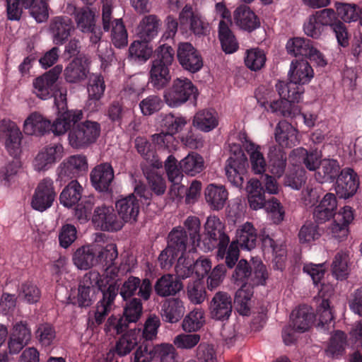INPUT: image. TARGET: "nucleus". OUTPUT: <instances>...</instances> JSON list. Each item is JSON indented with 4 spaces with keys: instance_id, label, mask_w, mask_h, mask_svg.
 <instances>
[{
    "instance_id": "f257e3e1",
    "label": "nucleus",
    "mask_w": 362,
    "mask_h": 362,
    "mask_svg": "<svg viewBox=\"0 0 362 362\" xmlns=\"http://www.w3.org/2000/svg\"><path fill=\"white\" fill-rule=\"evenodd\" d=\"M288 76V82L279 81L276 85L280 99L272 100L269 104L270 109L275 110L282 105L285 115L299 111L297 103L301 100L305 90L303 86L310 82L314 71L307 59H296L291 63Z\"/></svg>"
},
{
    "instance_id": "f03ea898",
    "label": "nucleus",
    "mask_w": 362,
    "mask_h": 362,
    "mask_svg": "<svg viewBox=\"0 0 362 362\" xmlns=\"http://www.w3.org/2000/svg\"><path fill=\"white\" fill-rule=\"evenodd\" d=\"M57 117L52 123L37 112H33L25 120L24 132L29 135L42 136L52 132L54 135L64 134L71 125L82 117L81 110H57Z\"/></svg>"
},
{
    "instance_id": "7ed1b4c3",
    "label": "nucleus",
    "mask_w": 362,
    "mask_h": 362,
    "mask_svg": "<svg viewBox=\"0 0 362 362\" xmlns=\"http://www.w3.org/2000/svg\"><path fill=\"white\" fill-rule=\"evenodd\" d=\"M63 66L57 64L41 76L36 77L33 82L34 93L42 100L54 98V105L57 110L67 108L66 87L58 83Z\"/></svg>"
},
{
    "instance_id": "20e7f679",
    "label": "nucleus",
    "mask_w": 362,
    "mask_h": 362,
    "mask_svg": "<svg viewBox=\"0 0 362 362\" xmlns=\"http://www.w3.org/2000/svg\"><path fill=\"white\" fill-rule=\"evenodd\" d=\"M175 59L174 49L167 44L160 45L156 49V57L151 62L148 74V85L156 90H161L172 80L170 67Z\"/></svg>"
},
{
    "instance_id": "39448f33",
    "label": "nucleus",
    "mask_w": 362,
    "mask_h": 362,
    "mask_svg": "<svg viewBox=\"0 0 362 362\" xmlns=\"http://www.w3.org/2000/svg\"><path fill=\"white\" fill-rule=\"evenodd\" d=\"M195 245H197L191 241L184 228L174 227L168 235L166 247L158 256V260L160 267L163 269H170L178 255H185L187 249L190 251V247L194 249Z\"/></svg>"
},
{
    "instance_id": "423d86ee",
    "label": "nucleus",
    "mask_w": 362,
    "mask_h": 362,
    "mask_svg": "<svg viewBox=\"0 0 362 362\" xmlns=\"http://www.w3.org/2000/svg\"><path fill=\"white\" fill-rule=\"evenodd\" d=\"M165 168L168 177L175 182H181L183 173L189 176H196L204 169L203 157L197 152L189 153L179 163L174 156L170 155L165 161Z\"/></svg>"
},
{
    "instance_id": "0eeeda50",
    "label": "nucleus",
    "mask_w": 362,
    "mask_h": 362,
    "mask_svg": "<svg viewBox=\"0 0 362 362\" xmlns=\"http://www.w3.org/2000/svg\"><path fill=\"white\" fill-rule=\"evenodd\" d=\"M82 118L71 124L68 129L69 144L77 149L86 148L94 144L101 131L100 123L88 119L79 122Z\"/></svg>"
},
{
    "instance_id": "6e6552de",
    "label": "nucleus",
    "mask_w": 362,
    "mask_h": 362,
    "mask_svg": "<svg viewBox=\"0 0 362 362\" xmlns=\"http://www.w3.org/2000/svg\"><path fill=\"white\" fill-rule=\"evenodd\" d=\"M187 124L186 117L169 113L162 119V132L152 135V140L159 148L170 151L177 144L174 135L181 132Z\"/></svg>"
},
{
    "instance_id": "1a4fd4ad",
    "label": "nucleus",
    "mask_w": 362,
    "mask_h": 362,
    "mask_svg": "<svg viewBox=\"0 0 362 362\" xmlns=\"http://www.w3.org/2000/svg\"><path fill=\"white\" fill-rule=\"evenodd\" d=\"M180 30L182 33L189 30L196 37H206L210 33V25L204 16L187 4L179 13Z\"/></svg>"
},
{
    "instance_id": "9d476101",
    "label": "nucleus",
    "mask_w": 362,
    "mask_h": 362,
    "mask_svg": "<svg viewBox=\"0 0 362 362\" xmlns=\"http://www.w3.org/2000/svg\"><path fill=\"white\" fill-rule=\"evenodd\" d=\"M198 90L191 80L187 78H176L171 86L165 88L163 98L170 107H178L187 103L191 97L197 99Z\"/></svg>"
},
{
    "instance_id": "9b49d317",
    "label": "nucleus",
    "mask_w": 362,
    "mask_h": 362,
    "mask_svg": "<svg viewBox=\"0 0 362 362\" xmlns=\"http://www.w3.org/2000/svg\"><path fill=\"white\" fill-rule=\"evenodd\" d=\"M94 284L97 287L101 286V289H98L97 293L100 292L102 298L96 304V310L94 315L95 323L100 325L103 323L105 317L110 313L112 307L114 305L115 298L119 293V285L117 282H112L107 285V283H105V281L99 274Z\"/></svg>"
},
{
    "instance_id": "f8f14e48",
    "label": "nucleus",
    "mask_w": 362,
    "mask_h": 362,
    "mask_svg": "<svg viewBox=\"0 0 362 362\" xmlns=\"http://www.w3.org/2000/svg\"><path fill=\"white\" fill-rule=\"evenodd\" d=\"M98 273L86 274L78 286L76 296L67 298V304H71L80 308L90 307L96 300L97 291L101 289V286L97 287L94 284Z\"/></svg>"
},
{
    "instance_id": "ddd939ff",
    "label": "nucleus",
    "mask_w": 362,
    "mask_h": 362,
    "mask_svg": "<svg viewBox=\"0 0 362 362\" xmlns=\"http://www.w3.org/2000/svg\"><path fill=\"white\" fill-rule=\"evenodd\" d=\"M249 167L247 157L241 148L230 155L225 167L228 181L235 187L240 188L244 182V175Z\"/></svg>"
},
{
    "instance_id": "4468645a",
    "label": "nucleus",
    "mask_w": 362,
    "mask_h": 362,
    "mask_svg": "<svg viewBox=\"0 0 362 362\" xmlns=\"http://www.w3.org/2000/svg\"><path fill=\"white\" fill-rule=\"evenodd\" d=\"M176 57L180 66L190 74L199 72L204 66L199 51L189 42L177 44Z\"/></svg>"
},
{
    "instance_id": "2eb2a0df",
    "label": "nucleus",
    "mask_w": 362,
    "mask_h": 362,
    "mask_svg": "<svg viewBox=\"0 0 362 362\" xmlns=\"http://www.w3.org/2000/svg\"><path fill=\"white\" fill-rule=\"evenodd\" d=\"M225 224L216 216H209L204 225V232L202 234L201 248L204 252H210L215 249L222 236L228 235L225 232Z\"/></svg>"
},
{
    "instance_id": "dca6fc26",
    "label": "nucleus",
    "mask_w": 362,
    "mask_h": 362,
    "mask_svg": "<svg viewBox=\"0 0 362 362\" xmlns=\"http://www.w3.org/2000/svg\"><path fill=\"white\" fill-rule=\"evenodd\" d=\"M92 222L95 228L103 231L115 232L122 228V221L114 209L104 204L94 209Z\"/></svg>"
},
{
    "instance_id": "f3484780",
    "label": "nucleus",
    "mask_w": 362,
    "mask_h": 362,
    "mask_svg": "<svg viewBox=\"0 0 362 362\" xmlns=\"http://www.w3.org/2000/svg\"><path fill=\"white\" fill-rule=\"evenodd\" d=\"M359 177L353 168L346 167L334 182L336 194L340 199H347L352 197L359 187Z\"/></svg>"
},
{
    "instance_id": "a211bd4d",
    "label": "nucleus",
    "mask_w": 362,
    "mask_h": 362,
    "mask_svg": "<svg viewBox=\"0 0 362 362\" xmlns=\"http://www.w3.org/2000/svg\"><path fill=\"white\" fill-rule=\"evenodd\" d=\"M55 197L53 181L50 178H45L35 189L31 201V206L33 209L42 212L51 207Z\"/></svg>"
},
{
    "instance_id": "6ab92c4d",
    "label": "nucleus",
    "mask_w": 362,
    "mask_h": 362,
    "mask_svg": "<svg viewBox=\"0 0 362 362\" xmlns=\"http://www.w3.org/2000/svg\"><path fill=\"white\" fill-rule=\"evenodd\" d=\"M90 62L86 54L77 56L66 66L64 78L69 83H77L85 81L90 74Z\"/></svg>"
},
{
    "instance_id": "aec40b11",
    "label": "nucleus",
    "mask_w": 362,
    "mask_h": 362,
    "mask_svg": "<svg viewBox=\"0 0 362 362\" xmlns=\"http://www.w3.org/2000/svg\"><path fill=\"white\" fill-rule=\"evenodd\" d=\"M0 138L5 139V148L10 156L16 158L21 151L22 134L17 125L11 121L2 120Z\"/></svg>"
},
{
    "instance_id": "412c9836",
    "label": "nucleus",
    "mask_w": 362,
    "mask_h": 362,
    "mask_svg": "<svg viewBox=\"0 0 362 362\" xmlns=\"http://www.w3.org/2000/svg\"><path fill=\"white\" fill-rule=\"evenodd\" d=\"M74 30V23L68 16H55L50 21L49 31L55 45L59 46L65 44Z\"/></svg>"
},
{
    "instance_id": "4be33fe9",
    "label": "nucleus",
    "mask_w": 362,
    "mask_h": 362,
    "mask_svg": "<svg viewBox=\"0 0 362 362\" xmlns=\"http://www.w3.org/2000/svg\"><path fill=\"white\" fill-rule=\"evenodd\" d=\"M114 177L113 168L109 163L97 165L90 174L91 185L99 192H108L111 190Z\"/></svg>"
},
{
    "instance_id": "5701e85b",
    "label": "nucleus",
    "mask_w": 362,
    "mask_h": 362,
    "mask_svg": "<svg viewBox=\"0 0 362 362\" xmlns=\"http://www.w3.org/2000/svg\"><path fill=\"white\" fill-rule=\"evenodd\" d=\"M115 207L122 227L125 223L134 224L137 221L140 204L139 199H135L133 194H129L117 200Z\"/></svg>"
},
{
    "instance_id": "b1692460",
    "label": "nucleus",
    "mask_w": 362,
    "mask_h": 362,
    "mask_svg": "<svg viewBox=\"0 0 362 362\" xmlns=\"http://www.w3.org/2000/svg\"><path fill=\"white\" fill-rule=\"evenodd\" d=\"M274 139L278 147L291 148L300 143L298 131L286 120L278 122L274 130Z\"/></svg>"
},
{
    "instance_id": "393cba45",
    "label": "nucleus",
    "mask_w": 362,
    "mask_h": 362,
    "mask_svg": "<svg viewBox=\"0 0 362 362\" xmlns=\"http://www.w3.org/2000/svg\"><path fill=\"white\" fill-rule=\"evenodd\" d=\"M105 90L104 77L100 74H90L87 85L88 99L86 104L90 111L98 110L100 100L104 95Z\"/></svg>"
},
{
    "instance_id": "a878e982",
    "label": "nucleus",
    "mask_w": 362,
    "mask_h": 362,
    "mask_svg": "<svg viewBox=\"0 0 362 362\" xmlns=\"http://www.w3.org/2000/svg\"><path fill=\"white\" fill-rule=\"evenodd\" d=\"M143 312L141 299L133 298L127 302L123 310V315L117 325V334H122L127 330L129 323H136L140 319Z\"/></svg>"
},
{
    "instance_id": "bb28decb",
    "label": "nucleus",
    "mask_w": 362,
    "mask_h": 362,
    "mask_svg": "<svg viewBox=\"0 0 362 362\" xmlns=\"http://www.w3.org/2000/svg\"><path fill=\"white\" fill-rule=\"evenodd\" d=\"M62 152L63 147L59 144L43 148L35 158V169L37 171H45L51 168L61 159Z\"/></svg>"
},
{
    "instance_id": "cd10ccee",
    "label": "nucleus",
    "mask_w": 362,
    "mask_h": 362,
    "mask_svg": "<svg viewBox=\"0 0 362 362\" xmlns=\"http://www.w3.org/2000/svg\"><path fill=\"white\" fill-rule=\"evenodd\" d=\"M210 309L213 319L220 321L228 320L232 313L230 296L225 292L216 293L211 302Z\"/></svg>"
},
{
    "instance_id": "c85d7f7f",
    "label": "nucleus",
    "mask_w": 362,
    "mask_h": 362,
    "mask_svg": "<svg viewBox=\"0 0 362 362\" xmlns=\"http://www.w3.org/2000/svg\"><path fill=\"white\" fill-rule=\"evenodd\" d=\"M88 168V163L86 156L75 155L70 156L66 160L63 161L58 168V174L61 177L72 179L78 177L82 172Z\"/></svg>"
},
{
    "instance_id": "c756f323",
    "label": "nucleus",
    "mask_w": 362,
    "mask_h": 362,
    "mask_svg": "<svg viewBox=\"0 0 362 362\" xmlns=\"http://www.w3.org/2000/svg\"><path fill=\"white\" fill-rule=\"evenodd\" d=\"M292 325L293 329L300 333L308 331L316 319V315L312 307L300 305L292 312Z\"/></svg>"
},
{
    "instance_id": "7c9ffc66",
    "label": "nucleus",
    "mask_w": 362,
    "mask_h": 362,
    "mask_svg": "<svg viewBox=\"0 0 362 362\" xmlns=\"http://www.w3.org/2000/svg\"><path fill=\"white\" fill-rule=\"evenodd\" d=\"M234 19L237 25L247 33H252L261 25L258 16L245 5L240 6L235 9Z\"/></svg>"
},
{
    "instance_id": "2f4dec72",
    "label": "nucleus",
    "mask_w": 362,
    "mask_h": 362,
    "mask_svg": "<svg viewBox=\"0 0 362 362\" xmlns=\"http://www.w3.org/2000/svg\"><path fill=\"white\" fill-rule=\"evenodd\" d=\"M341 172L339 162L335 159H323L315 174L316 180L321 184L334 183Z\"/></svg>"
},
{
    "instance_id": "473e14b6",
    "label": "nucleus",
    "mask_w": 362,
    "mask_h": 362,
    "mask_svg": "<svg viewBox=\"0 0 362 362\" xmlns=\"http://www.w3.org/2000/svg\"><path fill=\"white\" fill-rule=\"evenodd\" d=\"M346 334L341 330H336L327 342L325 354L332 359H341L346 354Z\"/></svg>"
},
{
    "instance_id": "72a5a7b5",
    "label": "nucleus",
    "mask_w": 362,
    "mask_h": 362,
    "mask_svg": "<svg viewBox=\"0 0 362 362\" xmlns=\"http://www.w3.org/2000/svg\"><path fill=\"white\" fill-rule=\"evenodd\" d=\"M204 196L210 209L219 211L224 207L228 193L223 185L209 184L204 190Z\"/></svg>"
},
{
    "instance_id": "f704fd0d",
    "label": "nucleus",
    "mask_w": 362,
    "mask_h": 362,
    "mask_svg": "<svg viewBox=\"0 0 362 362\" xmlns=\"http://www.w3.org/2000/svg\"><path fill=\"white\" fill-rule=\"evenodd\" d=\"M95 245H83L78 248L73 255L74 265L81 270H88L97 265Z\"/></svg>"
},
{
    "instance_id": "c9c22d12",
    "label": "nucleus",
    "mask_w": 362,
    "mask_h": 362,
    "mask_svg": "<svg viewBox=\"0 0 362 362\" xmlns=\"http://www.w3.org/2000/svg\"><path fill=\"white\" fill-rule=\"evenodd\" d=\"M267 157L270 172L278 177L282 176L287 165L286 152L281 148L273 145L269 148Z\"/></svg>"
},
{
    "instance_id": "e433bc0d",
    "label": "nucleus",
    "mask_w": 362,
    "mask_h": 362,
    "mask_svg": "<svg viewBox=\"0 0 362 362\" xmlns=\"http://www.w3.org/2000/svg\"><path fill=\"white\" fill-rule=\"evenodd\" d=\"M160 25L161 21L157 16L148 15L144 16L137 28L138 37L151 42L152 40L157 36Z\"/></svg>"
},
{
    "instance_id": "4c0bfd02",
    "label": "nucleus",
    "mask_w": 362,
    "mask_h": 362,
    "mask_svg": "<svg viewBox=\"0 0 362 362\" xmlns=\"http://www.w3.org/2000/svg\"><path fill=\"white\" fill-rule=\"evenodd\" d=\"M182 288V284L173 275L165 274L158 279L154 290L156 293L161 297L174 296Z\"/></svg>"
},
{
    "instance_id": "58836bf2",
    "label": "nucleus",
    "mask_w": 362,
    "mask_h": 362,
    "mask_svg": "<svg viewBox=\"0 0 362 362\" xmlns=\"http://www.w3.org/2000/svg\"><path fill=\"white\" fill-rule=\"evenodd\" d=\"M128 52L130 60L144 64L152 56L153 47L151 42L139 39L130 45Z\"/></svg>"
},
{
    "instance_id": "ea45409f",
    "label": "nucleus",
    "mask_w": 362,
    "mask_h": 362,
    "mask_svg": "<svg viewBox=\"0 0 362 362\" xmlns=\"http://www.w3.org/2000/svg\"><path fill=\"white\" fill-rule=\"evenodd\" d=\"M192 125L204 132L212 131L218 125L216 112L213 109L199 110L194 116Z\"/></svg>"
},
{
    "instance_id": "a19ab883",
    "label": "nucleus",
    "mask_w": 362,
    "mask_h": 362,
    "mask_svg": "<svg viewBox=\"0 0 362 362\" xmlns=\"http://www.w3.org/2000/svg\"><path fill=\"white\" fill-rule=\"evenodd\" d=\"M318 315V322L316 328L322 332H329L334 327V315L328 299H322L316 309Z\"/></svg>"
},
{
    "instance_id": "79ce46f5",
    "label": "nucleus",
    "mask_w": 362,
    "mask_h": 362,
    "mask_svg": "<svg viewBox=\"0 0 362 362\" xmlns=\"http://www.w3.org/2000/svg\"><path fill=\"white\" fill-rule=\"evenodd\" d=\"M185 313L182 301L179 298L167 300L162 307L161 317L164 322L174 324L181 320Z\"/></svg>"
},
{
    "instance_id": "37998d69",
    "label": "nucleus",
    "mask_w": 362,
    "mask_h": 362,
    "mask_svg": "<svg viewBox=\"0 0 362 362\" xmlns=\"http://www.w3.org/2000/svg\"><path fill=\"white\" fill-rule=\"evenodd\" d=\"M218 37L221 48L226 54H233L239 48L238 43L228 23L223 20L219 21Z\"/></svg>"
},
{
    "instance_id": "c03bdc74",
    "label": "nucleus",
    "mask_w": 362,
    "mask_h": 362,
    "mask_svg": "<svg viewBox=\"0 0 362 362\" xmlns=\"http://www.w3.org/2000/svg\"><path fill=\"white\" fill-rule=\"evenodd\" d=\"M95 257L97 258V265L101 270H107L114 264L118 257L117 245L114 243L107 244L105 247L95 245Z\"/></svg>"
},
{
    "instance_id": "a18cd8bd",
    "label": "nucleus",
    "mask_w": 362,
    "mask_h": 362,
    "mask_svg": "<svg viewBox=\"0 0 362 362\" xmlns=\"http://www.w3.org/2000/svg\"><path fill=\"white\" fill-rule=\"evenodd\" d=\"M238 247L250 251L256 247V229L251 223L247 222L237 230L236 240Z\"/></svg>"
},
{
    "instance_id": "49530a36",
    "label": "nucleus",
    "mask_w": 362,
    "mask_h": 362,
    "mask_svg": "<svg viewBox=\"0 0 362 362\" xmlns=\"http://www.w3.org/2000/svg\"><path fill=\"white\" fill-rule=\"evenodd\" d=\"M83 187L76 180H71L59 195L60 204L66 208H71L78 203L81 199Z\"/></svg>"
},
{
    "instance_id": "de8ad7c7",
    "label": "nucleus",
    "mask_w": 362,
    "mask_h": 362,
    "mask_svg": "<svg viewBox=\"0 0 362 362\" xmlns=\"http://www.w3.org/2000/svg\"><path fill=\"white\" fill-rule=\"evenodd\" d=\"M260 146L249 141L245 144V150L250 156L252 170L255 174H263L267 168V163Z\"/></svg>"
},
{
    "instance_id": "09e8293b",
    "label": "nucleus",
    "mask_w": 362,
    "mask_h": 362,
    "mask_svg": "<svg viewBox=\"0 0 362 362\" xmlns=\"http://www.w3.org/2000/svg\"><path fill=\"white\" fill-rule=\"evenodd\" d=\"M253 295L252 287L250 285H242L235 292L234 304L237 311L241 315L247 316L250 314L249 302Z\"/></svg>"
},
{
    "instance_id": "8fccbe9b",
    "label": "nucleus",
    "mask_w": 362,
    "mask_h": 362,
    "mask_svg": "<svg viewBox=\"0 0 362 362\" xmlns=\"http://www.w3.org/2000/svg\"><path fill=\"white\" fill-rule=\"evenodd\" d=\"M135 148L137 152L146 160L151 161L153 168H159L162 166V162L156 159V151L154 144L147 139L138 136L135 139Z\"/></svg>"
},
{
    "instance_id": "3c124183",
    "label": "nucleus",
    "mask_w": 362,
    "mask_h": 362,
    "mask_svg": "<svg viewBox=\"0 0 362 362\" xmlns=\"http://www.w3.org/2000/svg\"><path fill=\"white\" fill-rule=\"evenodd\" d=\"M313 47L312 40L300 37L290 38L286 45V51L289 54L295 57H305V58Z\"/></svg>"
},
{
    "instance_id": "603ef678",
    "label": "nucleus",
    "mask_w": 362,
    "mask_h": 362,
    "mask_svg": "<svg viewBox=\"0 0 362 362\" xmlns=\"http://www.w3.org/2000/svg\"><path fill=\"white\" fill-rule=\"evenodd\" d=\"M76 23L78 28L83 33L91 31L93 28L96 26L95 11L89 7H82L79 8L76 14Z\"/></svg>"
},
{
    "instance_id": "864d4df0",
    "label": "nucleus",
    "mask_w": 362,
    "mask_h": 362,
    "mask_svg": "<svg viewBox=\"0 0 362 362\" xmlns=\"http://www.w3.org/2000/svg\"><path fill=\"white\" fill-rule=\"evenodd\" d=\"M332 276L338 281H343L349 275L348 266V256L342 252H337L333 259L331 264Z\"/></svg>"
},
{
    "instance_id": "5fc2aeb1",
    "label": "nucleus",
    "mask_w": 362,
    "mask_h": 362,
    "mask_svg": "<svg viewBox=\"0 0 362 362\" xmlns=\"http://www.w3.org/2000/svg\"><path fill=\"white\" fill-rule=\"evenodd\" d=\"M334 7L337 18L339 17L345 23L357 21L360 17V8L355 4L336 1Z\"/></svg>"
},
{
    "instance_id": "6e6d98bb",
    "label": "nucleus",
    "mask_w": 362,
    "mask_h": 362,
    "mask_svg": "<svg viewBox=\"0 0 362 362\" xmlns=\"http://www.w3.org/2000/svg\"><path fill=\"white\" fill-rule=\"evenodd\" d=\"M111 40L117 48H122L127 45L128 34L122 18L115 19L112 23Z\"/></svg>"
},
{
    "instance_id": "4d7b16f0",
    "label": "nucleus",
    "mask_w": 362,
    "mask_h": 362,
    "mask_svg": "<svg viewBox=\"0 0 362 362\" xmlns=\"http://www.w3.org/2000/svg\"><path fill=\"white\" fill-rule=\"evenodd\" d=\"M267 58L263 50L259 48L247 50L245 64L251 71L260 70L265 64Z\"/></svg>"
},
{
    "instance_id": "13d9d810",
    "label": "nucleus",
    "mask_w": 362,
    "mask_h": 362,
    "mask_svg": "<svg viewBox=\"0 0 362 362\" xmlns=\"http://www.w3.org/2000/svg\"><path fill=\"white\" fill-rule=\"evenodd\" d=\"M204 313L199 309L189 312L183 319L182 327L186 332H195L201 329L204 323Z\"/></svg>"
},
{
    "instance_id": "bf43d9fd",
    "label": "nucleus",
    "mask_w": 362,
    "mask_h": 362,
    "mask_svg": "<svg viewBox=\"0 0 362 362\" xmlns=\"http://www.w3.org/2000/svg\"><path fill=\"white\" fill-rule=\"evenodd\" d=\"M307 180L306 172L303 168L298 167L290 170L284 177V183L294 190H299Z\"/></svg>"
},
{
    "instance_id": "052dcab7",
    "label": "nucleus",
    "mask_w": 362,
    "mask_h": 362,
    "mask_svg": "<svg viewBox=\"0 0 362 362\" xmlns=\"http://www.w3.org/2000/svg\"><path fill=\"white\" fill-rule=\"evenodd\" d=\"M18 297L28 304H35L39 301L41 292L39 288L32 282H25L18 290Z\"/></svg>"
},
{
    "instance_id": "680f3d73",
    "label": "nucleus",
    "mask_w": 362,
    "mask_h": 362,
    "mask_svg": "<svg viewBox=\"0 0 362 362\" xmlns=\"http://www.w3.org/2000/svg\"><path fill=\"white\" fill-rule=\"evenodd\" d=\"M25 7L32 6L33 18L40 23L46 21L49 17L47 0H23Z\"/></svg>"
},
{
    "instance_id": "e2e57ef3",
    "label": "nucleus",
    "mask_w": 362,
    "mask_h": 362,
    "mask_svg": "<svg viewBox=\"0 0 362 362\" xmlns=\"http://www.w3.org/2000/svg\"><path fill=\"white\" fill-rule=\"evenodd\" d=\"M160 326L159 317L156 315H150L144 325L141 342L147 343L148 341L149 344H153V340L156 338Z\"/></svg>"
},
{
    "instance_id": "0e129e2a",
    "label": "nucleus",
    "mask_w": 362,
    "mask_h": 362,
    "mask_svg": "<svg viewBox=\"0 0 362 362\" xmlns=\"http://www.w3.org/2000/svg\"><path fill=\"white\" fill-rule=\"evenodd\" d=\"M187 232L188 237L197 246H202V234H200L201 222L198 217L190 216L184 221V227Z\"/></svg>"
},
{
    "instance_id": "69168bd1",
    "label": "nucleus",
    "mask_w": 362,
    "mask_h": 362,
    "mask_svg": "<svg viewBox=\"0 0 362 362\" xmlns=\"http://www.w3.org/2000/svg\"><path fill=\"white\" fill-rule=\"evenodd\" d=\"M163 105V100L157 95H151L139 103L141 112L144 116H151L159 112Z\"/></svg>"
},
{
    "instance_id": "338daca9",
    "label": "nucleus",
    "mask_w": 362,
    "mask_h": 362,
    "mask_svg": "<svg viewBox=\"0 0 362 362\" xmlns=\"http://www.w3.org/2000/svg\"><path fill=\"white\" fill-rule=\"evenodd\" d=\"M177 263L175 267L176 278L177 279H185L189 277L194 272L195 273L194 261L185 255H180L177 259Z\"/></svg>"
},
{
    "instance_id": "774afa93",
    "label": "nucleus",
    "mask_w": 362,
    "mask_h": 362,
    "mask_svg": "<svg viewBox=\"0 0 362 362\" xmlns=\"http://www.w3.org/2000/svg\"><path fill=\"white\" fill-rule=\"evenodd\" d=\"M156 358V345L141 342L134 353V362H151Z\"/></svg>"
}]
</instances>
